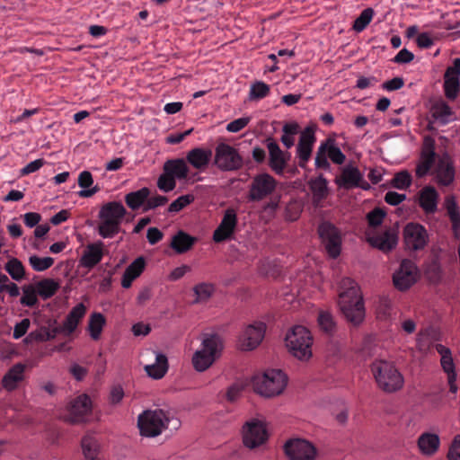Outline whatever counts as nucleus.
I'll return each instance as SVG.
<instances>
[{
  "instance_id": "obj_2",
  "label": "nucleus",
  "mask_w": 460,
  "mask_h": 460,
  "mask_svg": "<svg viewBox=\"0 0 460 460\" xmlns=\"http://www.w3.org/2000/svg\"><path fill=\"white\" fill-rule=\"evenodd\" d=\"M127 209L119 201H110L103 204L98 214V234L102 238H112L121 230L120 225Z\"/></svg>"
},
{
  "instance_id": "obj_45",
  "label": "nucleus",
  "mask_w": 460,
  "mask_h": 460,
  "mask_svg": "<svg viewBox=\"0 0 460 460\" xmlns=\"http://www.w3.org/2000/svg\"><path fill=\"white\" fill-rule=\"evenodd\" d=\"M454 168L449 164H445L442 162L438 164L437 170V177L439 183L445 186L449 185L454 180Z\"/></svg>"
},
{
  "instance_id": "obj_27",
  "label": "nucleus",
  "mask_w": 460,
  "mask_h": 460,
  "mask_svg": "<svg viewBox=\"0 0 460 460\" xmlns=\"http://www.w3.org/2000/svg\"><path fill=\"white\" fill-rule=\"evenodd\" d=\"M440 439L437 434L425 432L418 438V447L422 455L433 456L439 448Z\"/></svg>"
},
{
  "instance_id": "obj_33",
  "label": "nucleus",
  "mask_w": 460,
  "mask_h": 460,
  "mask_svg": "<svg viewBox=\"0 0 460 460\" xmlns=\"http://www.w3.org/2000/svg\"><path fill=\"white\" fill-rule=\"evenodd\" d=\"M146 374L154 379L162 378L168 370V360L165 355L157 354L155 362L151 365L145 366Z\"/></svg>"
},
{
  "instance_id": "obj_37",
  "label": "nucleus",
  "mask_w": 460,
  "mask_h": 460,
  "mask_svg": "<svg viewBox=\"0 0 460 460\" xmlns=\"http://www.w3.org/2000/svg\"><path fill=\"white\" fill-rule=\"evenodd\" d=\"M150 195L148 188L144 187L137 191H131L125 196L127 206L132 210L138 209L142 205L146 204V199Z\"/></svg>"
},
{
  "instance_id": "obj_23",
  "label": "nucleus",
  "mask_w": 460,
  "mask_h": 460,
  "mask_svg": "<svg viewBox=\"0 0 460 460\" xmlns=\"http://www.w3.org/2000/svg\"><path fill=\"white\" fill-rule=\"evenodd\" d=\"M199 347L218 359L224 350V340L217 333H202Z\"/></svg>"
},
{
  "instance_id": "obj_11",
  "label": "nucleus",
  "mask_w": 460,
  "mask_h": 460,
  "mask_svg": "<svg viewBox=\"0 0 460 460\" xmlns=\"http://www.w3.org/2000/svg\"><path fill=\"white\" fill-rule=\"evenodd\" d=\"M266 332V324L255 322L245 327L239 336L238 346L240 349L249 351L256 349L262 341Z\"/></svg>"
},
{
  "instance_id": "obj_22",
  "label": "nucleus",
  "mask_w": 460,
  "mask_h": 460,
  "mask_svg": "<svg viewBox=\"0 0 460 460\" xmlns=\"http://www.w3.org/2000/svg\"><path fill=\"white\" fill-rule=\"evenodd\" d=\"M431 119L429 120L430 128H434V125L444 126L454 120V114L450 107L444 102H436L430 109Z\"/></svg>"
},
{
  "instance_id": "obj_55",
  "label": "nucleus",
  "mask_w": 460,
  "mask_h": 460,
  "mask_svg": "<svg viewBox=\"0 0 460 460\" xmlns=\"http://www.w3.org/2000/svg\"><path fill=\"white\" fill-rule=\"evenodd\" d=\"M157 186L161 190L164 192H170L176 187L175 178L171 174H168L167 172L164 171V173L161 174L158 178Z\"/></svg>"
},
{
  "instance_id": "obj_1",
  "label": "nucleus",
  "mask_w": 460,
  "mask_h": 460,
  "mask_svg": "<svg viewBox=\"0 0 460 460\" xmlns=\"http://www.w3.org/2000/svg\"><path fill=\"white\" fill-rule=\"evenodd\" d=\"M339 305L345 318L353 325H358L363 321V297L359 287L350 278H342L340 281Z\"/></svg>"
},
{
  "instance_id": "obj_56",
  "label": "nucleus",
  "mask_w": 460,
  "mask_h": 460,
  "mask_svg": "<svg viewBox=\"0 0 460 460\" xmlns=\"http://www.w3.org/2000/svg\"><path fill=\"white\" fill-rule=\"evenodd\" d=\"M193 200V195L187 194L180 196L169 205L168 211L171 213L179 212L181 209H183L186 206L190 204Z\"/></svg>"
},
{
  "instance_id": "obj_30",
  "label": "nucleus",
  "mask_w": 460,
  "mask_h": 460,
  "mask_svg": "<svg viewBox=\"0 0 460 460\" xmlns=\"http://www.w3.org/2000/svg\"><path fill=\"white\" fill-rule=\"evenodd\" d=\"M214 356H210L202 348H199L193 354L191 363L194 369L198 372H204L208 370L216 361Z\"/></svg>"
},
{
  "instance_id": "obj_41",
  "label": "nucleus",
  "mask_w": 460,
  "mask_h": 460,
  "mask_svg": "<svg viewBox=\"0 0 460 460\" xmlns=\"http://www.w3.org/2000/svg\"><path fill=\"white\" fill-rule=\"evenodd\" d=\"M420 277L418 268L411 261L404 259V290L415 284Z\"/></svg>"
},
{
  "instance_id": "obj_43",
  "label": "nucleus",
  "mask_w": 460,
  "mask_h": 460,
  "mask_svg": "<svg viewBox=\"0 0 460 460\" xmlns=\"http://www.w3.org/2000/svg\"><path fill=\"white\" fill-rule=\"evenodd\" d=\"M20 303L23 306L34 307L38 305V293L35 286L29 284L22 287V296L20 299Z\"/></svg>"
},
{
  "instance_id": "obj_6",
  "label": "nucleus",
  "mask_w": 460,
  "mask_h": 460,
  "mask_svg": "<svg viewBox=\"0 0 460 460\" xmlns=\"http://www.w3.org/2000/svg\"><path fill=\"white\" fill-rule=\"evenodd\" d=\"M213 164L221 172H237L244 165V160L234 146L220 142L215 148Z\"/></svg>"
},
{
  "instance_id": "obj_24",
  "label": "nucleus",
  "mask_w": 460,
  "mask_h": 460,
  "mask_svg": "<svg viewBox=\"0 0 460 460\" xmlns=\"http://www.w3.org/2000/svg\"><path fill=\"white\" fill-rule=\"evenodd\" d=\"M367 240L369 244L383 252H389L394 249L397 243V236L391 230H386L381 234H367Z\"/></svg>"
},
{
  "instance_id": "obj_58",
  "label": "nucleus",
  "mask_w": 460,
  "mask_h": 460,
  "mask_svg": "<svg viewBox=\"0 0 460 460\" xmlns=\"http://www.w3.org/2000/svg\"><path fill=\"white\" fill-rule=\"evenodd\" d=\"M168 201V199L165 196L155 195L151 198H147L146 204L144 208V211H148L150 209H154L157 207L164 206Z\"/></svg>"
},
{
  "instance_id": "obj_21",
  "label": "nucleus",
  "mask_w": 460,
  "mask_h": 460,
  "mask_svg": "<svg viewBox=\"0 0 460 460\" xmlns=\"http://www.w3.org/2000/svg\"><path fill=\"white\" fill-rule=\"evenodd\" d=\"M213 153L209 148L195 147L186 155V161L199 172H204L210 164Z\"/></svg>"
},
{
  "instance_id": "obj_16",
  "label": "nucleus",
  "mask_w": 460,
  "mask_h": 460,
  "mask_svg": "<svg viewBox=\"0 0 460 460\" xmlns=\"http://www.w3.org/2000/svg\"><path fill=\"white\" fill-rule=\"evenodd\" d=\"M237 223L236 212L233 208H227L220 224L213 233V241L219 243L230 240L234 234Z\"/></svg>"
},
{
  "instance_id": "obj_32",
  "label": "nucleus",
  "mask_w": 460,
  "mask_h": 460,
  "mask_svg": "<svg viewBox=\"0 0 460 460\" xmlns=\"http://www.w3.org/2000/svg\"><path fill=\"white\" fill-rule=\"evenodd\" d=\"M164 171L167 172L175 179H186L189 172V168L183 159H172L168 160L164 164Z\"/></svg>"
},
{
  "instance_id": "obj_29",
  "label": "nucleus",
  "mask_w": 460,
  "mask_h": 460,
  "mask_svg": "<svg viewBox=\"0 0 460 460\" xmlns=\"http://www.w3.org/2000/svg\"><path fill=\"white\" fill-rule=\"evenodd\" d=\"M81 447L85 460H102L100 443L94 436L85 435L82 438Z\"/></svg>"
},
{
  "instance_id": "obj_20",
  "label": "nucleus",
  "mask_w": 460,
  "mask_h": 460,
  "mask_svg": "<svg viewBox=\"0 0 460 460\" xmlns=\"http://www.w3.org/2000/svg\"><path fill=\"white\" fill-rule=\"evenodd\" d=\"M103 247L102 241L89 243L79 260V264L88 270L94 268L102 260Z\"/></svg>"
},
{
  "instance_id": "obj_31",
  "label": "nucleus",
  "mask_w": 460,
  "mask_h": 460,
  "mask_svg": "<svg viewBox=\"0 0 460 460\" xmlns=\"http://www.w3.org/2000/svg\"><path fill=\"white\" fill-rule=\"evenodd\" d=\"M196 242V238L190 236L183 231H179L175 235L172 236L171 242V247L177 253H184L191 249Z\"/></svg>"
},
{
  "instance_id": "obj_12",
  "label": "nucleus",
  "mask_w": 460,
  "mask_h": 460,
  "mask_svg": "<svg viewBox=\"0 0 460 460\" xmlns=\"http://www.w3.org/2000/svg\"><path fill=\"white\" fill-rule=\"evenodd\" d=\"M429 242L426 228L419 223H409L404 226V249L423 250Z\"/></svg>"
},
{
  "instance_id": "obj_62",
  "label": "nucleus",
  "mask_w": 460,
  "mask_h": 460,
  "mask_svg": "<svg viewBox=\"0 0 460 460\" xmlns=\"http://www.w3.org/2000/svg\"><path fill=\"white\" fill-rule=\"evenodd\" d=\"M447 457L449 460H460V436H456L449 448Z\"/></svg>"
},
{
  "instance_id": "obj_60",
  "label": "nucleus",
  "mask_w": 460,
  "mask_h": 460,
  "mask_svg": "<svg viewBox=\"0 0 460 460\" xmlns=\"http://www.w3.org/2000/svg\"><path fill=\"white\" fill-rule=\"evenodd\" d=\"M44 164H45V161L42 158L34 160V161L29 163L26 166H24L21 170L20 175L25 176L30 173L35 172L38 170H40L44 165Z\"/></svg>"
},
{
  "instance_id": "obj_54",
  "label": "nucleus",
  "mask_w": 460,
  "mask_h": 460,
  "mask_svg": "<svg viewBox=\"0 0 460 460\" xmlns=\"http://www.w3.org/2000/svg\"><path fill=\"white\" fill-rule=\"evenodd\" d=\"M146 267V261L144 257L140 256L132 261L125 270L124 273L133 277L134 279L138 278L144 271Z\"/></svg>"
},
{
  "instance_id": "obj_40",
  "label": "nucleus",
  "mask_w": 460,
  "mask_h": 460,
  "mask_svg": "<svg viewBox=\"0 0 460 460\" xmlns=\"http://www.w3.org/2000/svg\"><path fill=\"white\" fill-rule=\"evenodd\" d=\"M58 288V284L51 279L40 280L35 286L38 295L43 299H48L53 296Z\"/></svg>"
},
{
  "instance_id": "obj_26",
  "label": "nucleus",
  "mask_w": 460,
  "mask_h": 460,
  "mask_svg": "<svg viewBox=\"0 0 460 460\" xmlns=\"http://www.w3.org/2000/svg\"><path fill=\"white\" fill-rule=\"evenodd\" d=\"M438 193L434 187L427 186L420 191V207L427 213L436 212L438 208Z\"/></svg>"
},
{
  "instance_id": "obj_15",
  "label": "nucleus",
  "mask_w": 460,
  "mask_h": 460,
  "mask_svg": "<svg viewBox=\"0 0 460 460\" xmlns=\"http://www.w3.org/2000/svg\"><path fill=\"white\" fill-rule=\"evenodd\" d=\"M315 128L314 126L306 127L300 134L299 141L296 146V156L298 158V166L305 169L311 158L313 147L316 141Z\"/></svg>"
},
{
  "instance_id": "obj_3",
  "label": "nucleus",
  "mask_w": 460,
  "mask_h": 460,
  "mask_svg": "<svg viewBox=\"0 0 460 460\" xmlns=\"http://www.w3.org/2000/svg\"><path fill=\"white\" fill-rule=\"evenodd\" d=\"M288 383L287 376L279 369H270L252 378L253 390L264 396L272 397L280 394Z\"/></svg>"
},
{
  "instance_id": "obj_53",
  "label": "nucleus",
  "mask_w": 460,
  "mask_h": 460,
  "mask_svg": "<svg viewBox=\"0 0 460 460\" xmlns=\"http://www.w3.org/2000/svg\"><path fill=\"white\" fill-rule=\"evenodd\" d=\"M385 211L380 208H375L367 215V220L369 227L376 228L382 225L385 217Z\"/></svg>"
},
{
  "instance_id": "obj_42",
  "label": "nucleus",
  "mask_w": 460,
  "mask_h": 460,
  "mask_svg": "<svg viewBox=\"0 0 460 460\" xmlns=\"http://www.w3.org/2000/svg\"><path fill=\"white\" fill-rule=\"evenodd\" d=\"M4 270L16 281L22 280L25 276L24 266L17 258L10 259L4 265Z\"/></svg>"
},
{
  "instance_id": "obj_61",
  "label": "nucleus",
  "mask_w": 460,
  "mask_h": 460,
  "mask_svg": "<svg viewBox=\"0 0 460 460\" xmlns=\"http://www.w3.org/2000/svg\"><path fill=\"white\" fill-rule=\"evenodd\" d=\"M243 386L239 384H233L227 388L226 397L228 402H234L240 396Z\"/></svg>"
},
{
  "instance_id": "obj_19",
  "label": "nucleus",
  "mask_w": 460,
  "mask_h": 460,
  "mask_svg": "<svg viewBox=\"0 0 460 460\" xmlns=\"http://www.w3.org/2000/svg\"><path fill=\"white\" fill-rule=\"evenodd\" d=\"M334 181L339 187H342L346 190L357 187L366 189V187L361 185V182L363 181L361 172L357 167L352 165H346L343 167L341 175L336 177Z\"/></svg>"
},
{
  "instance_id": "obj_44",
  "label": "nucleus",
  "mask_w": 460,
  "mask_h": 460,
  "mask_svg": "<svg viewBox=\"0 0 460 460\" xmlns=\"http://www.w3.org/2000/svg\"><path fill=\"white\" fill-rule=\"evenodd\" d=\"M196 295V303L208 301L215 292V286L211 283L202 282L193 288Z\"/></svg>"
},
{
  "instance_id": "obj_38",
  "label": "nucleus",
  "mask_w": 460,
  "mask_h": 460,
  "mask_svg": "<svg viewBox=\"0 0 460 460\" xmlns=\"http://www.w3.org/2000/svg\"><path fill=\"white\" fill-rule=\"evenodd\" d=\"M309 188L315 201H321L327 197V180L322 174L310 180Z\"/></svg>"
},
{
  "instance_id": "obj_57",
  "label": "nucleus",
  "mask_w": 460,
  "mask_h": 460,
  "mask_svg": "<svg viewBox=\"0 0 460 460\" xmlns=\"http://www.w3.org/2000/svg\"><path fill=\"white\" fill-rule=\"evenodd\" d=\"M249 117H242L236 119L226 125V130L228 132L236 133L243 129L250 122Z\"/></svg>"
},
{
  "instance_id": "obj_7",
  "label": "nucleus",
  "mask_w": 460,
  "mask_h": 460,
  "mask_svg": "<svg viewBox=\"0 0 460 460\" xmlns=\"http://www.w3.org/2000/svg\"><path fill=\"white\" fill-rule=\"evenodd\" d=\"M169 421L163 410H147L138 416L137 425L142 436L156 437L167 428Z\"/></svg>"
},
{
  "instance_id": "obj_39",
  "label": "nucleus",
  "mask_w": 460,
  "mask_h": 460,
  "mask_svg": "<svg viewBox=\"0 0 460 460\" xmlns=\"http://www.w3.org/2000/svg\"><path fill=\"white\" fill-rule=\"evenodd\" d=\"M105 323L106 319L101 313H93L91 314L88 323V331L93 340L97 341L100 339Z\"/></svg>"
},
{
  "instance_id": "obj_8",
  "label": "nucleus",
  "mask_w": 460,
  "mask_h": 460,
  "mask_svg": "<svg viewBox=\"0 0 460 460\" xmlns=\"http://www.w3.org/2000/svg\"><path fill=\"white\" fill-rule=\"evenodd\" d=\"M277 184L276 179L267 172L256 174L249 186L248 199L259 202L270 197L275 192Z\"/></svg>"
},
{
  "instance_id": "obj_50",
  "label": "nucleus",
  "mask_w": 460,
  "mask_h": 460,
  "mask_svg": "<svg viewBox=\"0 0 460 460\" xmlns=\"http://www.w3.org/2000/svg\"><path fill=\"white\" fill-rule=\"evenodd\" d=\"M29 262L34 270L44 271L53 265L54 259L51 257L40 258L37 255H32L29 258Z\"/></svg>"
},
{
  "instance_id": "obj_64",
  "label": "nucleus",
  "mask_w": 460,
  "mask_h": 460,
  "mask_svg": "<svg viewBox=\"0 0 460 460\" xmlns=\"http://www.w3.org/2000/svg\"><path fill=\"white\" fill-rule=\"evenodd\" d=\"M444 77H453L459 78L460 77V58H456L453 60V66H448L446 69Z\"/></svg>"
},
{
  "instance_id": "obj_49",
  "label": "nucleus",
  "mask_w": 460,
  "mask_h": 460,
  "mask_svg": "<svg viewBox=\"0 0 460 460\" xmlns=\"http://www.w3.org/2000/svg\"><path fill=\"white\" fill-rule=\"evenodd\" d=\"M318 324L326 333L332 334L336 327L332 315L326 311H321L318 314Z\"/></svg>"
},
{
  "instance_id": "obj_59",
  "label": "nucleus",
  "mask_w": 460,
  "mask_h": 460,
  "mask_svg": "<svg viewBox=\"0 0 460 460\" xmlns=\"http://www.w3.org/2000/svg\"><path fill=\"white\" fill-rule=\"evenodd\" d=\"M31 324V321L28 318L22 319L21 322L14 325L13 337L15 340L22 338L27 332Z\"/></svg>"
},
{
  "instance_id": "obj_9",
  "label": "nucleus",
  "mask_w": 460,
  "mask_h": 460,
  "mask_svg": "<svg viewBox=\"0 0 460 460\" xmlns=\"http://www.w3.org/2000/svg\"><path fill=\"white\" fill-rule=\"evenodd\" d=\"M318 233L329 256L337 258L341 249V235L338 228L329 222H323L319 226Z\"/></svg>"
},
{
  "instance_id": "obj_46",
  "label": "nucleus",
  "mask_w": 460,
  "mask_h": 460,
  "mask_svg": "<svg viewBox=\"0 0 460 460\" xmlns=\"http://www.w3.org/2000/svg\"><path fill=\"white\" fill-rule=\"evenodd\" d=\"M270 87L264 82L259 81L252 84L249 98L250 100H261L270 94Z\"/></svg>"
},
{
  "instance_id": "obj_17",
  "label": "nucleus",
  "mask_w": 460,
  "mask_h": 460,
  "mask_svg": "<svg viewBox=\"0 0 460 460\" xmlns=\"http://www.w3.org/2000/svg\"><path fill=\"white\" fill-rule=\"evenodd\" d=\"M92 402L88 395L81 394L71 401L67 407L66 420L71 423L82 422L91 413Z\"/></svg>"
},
{
  "instance_id": "obj_4",
  "label": "nucleus",
  "mask_w": 460,
  "mask_h": 460,
  "mask_svg": "<svg viewBox=\"0 0 460 460\" xmlns=\"http://www.w3.org/2000/svg\"><path fill=\"white\" fill-rule=\"evenodd\" d=\"M286 342L290 353L296 358L307 360L312 357L313 337L305 327L294 326L288 332Z\"/></svg>"
},
{
  "instance_id": "obj_25",
  "label": "nucleus",
  "mask_w": 460,
  "mask_h": 460,
  "mask_svg": "<svg viewBox=\"0 0 460 460\" xmlns=\"http://www.w3.org/2000/svg\"><path fill=\"white\" fill-rule=\"evenodd\" d=\"M86 310V306L83 303H79L74 306L63 323L62 331L66 334L73 333L84 317Z\"/></svg>"
},
{
  "instance_id": "obj_47",
  "label": "nucleus",
  "mask_w": 460,
  "mask_h": 460,
  "mask_svg": "<svg viewBox=\"0 0 460 460\" xmlns=\"http://www.w3.org/2000/svg\"><path fill=\"white\" fill-rule=\"evenodd\" d=\"M328 149H327V144L322 142L317 149L316 155H315V167L317 169L322 170H329L331 167V164L328 161Z\"/></svg>"
},
{
  "instance_id": "obj_14",
  "label": "nucleus",
  "mask_w": 460,
  "mask_h": 460,
  "mask_svg": "<svg viewBox=\"0 0 460 460\" xmlns=\"http://www.w3.org/2000/svg\"><path fill=\"white\" fill-rule=\"evenodd\" d=\"M284 447L289 460H314L316 456V448L305 439H291Z\"/></svg>"
},
{
  "instance_id": "obj_13",
  "label": "nucleus",
  "mask_w": 460,
  "mask_h": 460,
  "mask_svg": "<svg viewBox=\"0 0 460 460\" xmlns=\"http://www.w3.org/2000/svg\"><path fill=\"white\" fill-rule=\"evenodd\" d=\"M265 144L269 151L268 164L270 168L277 175H283L290 159V153L282 151L279 144L272 137H268L265 140Z\"/></svg>"
},
{
  "instance_id": "obj_48",
  "label": "nucleus",
  "mask_w": 460,
  "mask_h": 460,
  "mask_svg": "<svg viewBox=\"0 0 460 460\" xmlns=\"http://www.w3.org/2000/svg\"><path fill=\"white\" fill-rule=\"evenodd\" d=\"M374 11L371 8L364 9L359 16L354 21L353 30L361 32L372 21Z\"/></svg>"
},
{
  "instance_id": "obj_35",
  "label": "nucleus",
  "mask_w": 460,
  "mask_h": 460,
  "mask_svg": "<svg viewBox=\"0 0 460 460\" xmlns=\"http://www.w3.org/2000/svg\"><path fill=\"white\" fill-rule=\"evenodd\" d=\"M376 313L379 320H387L394 313V303L386 295H379L376 301Z\"/></svg>"
},
{
  "instance_id": "obj_52",
  "label": "nucleus",
  "mask_w": 460,
  "mask_h": 460,
  "mask_svg": "<svg viewBox=\"0 0 460 460\" xmlns=\"http://www.w3.org/2000/svg\"><path fill=\"white\" fill-rule=\"evenodd\" d=\"M325 144H327V149H328V156L329 158L336 164H342L345 160L346 156L341 152L340 147L335 146L332 140H325Z\"/></svg>"
},
{
  "instance_id": "obj_5",
  "label": "nucleus",
  "mask_w": 460,
  "mask_h": 460,
  "mask_svg": "<svg viewBox=\"0 0 460 460\" xmlns=\"http://www.w3.org/2000/svg\"><path fill=\"white\" fill-rule=\"evenodd\" d=\"M371 371L378 386L385 392L392 393L401 388L402 376L391 362L375 361L371 366Z\"/></svg>"
},
{
  "instance_id": "obj_28",
  "label": "nucleus",
  "mask_w": 460,
  "mask_h": 460,
  "mask_svg": "<svg viewBox=\"0 0 460 460\" xmlns=\"http://www.w3.org/2000/svg\"><path fill=\"white\" fill-rule=\"evenodd\" d=\"M24 369V365L21 363L13 365L4 376L2 380L3 386L8 391L14 390L18 384L23 380Z\"/></svg>"
},
{
  "instance_id": "obj_34",
  "label": "nucleus",
  "mask_w": 460,
  "mask_h": 460,
  "mask_svg": "<svg viewBox=\"0 0 460 460\" xmlns=\"http://www.w3.org/2000/svg\"><path fill=\"white\" fill-rule=\"evenodd\" d=\"M441 340V332L439 330L430 327L427 328L424 331H421L419 333L417 339V344L420 350H425L433 346L435 341H438Z\"/></svg>"
},
{
  "instance_id": "obj_18",
  "label": "nucleus",
  "mask_w": 460,
  "mask_h": 460,
  "mask_svg": "<svg viewBox=\"0 0 460 460\" xmlns=\"http://www.w3.org/2000/svg\"><path fill=\"white\" fill-rule=\"evenodd\" d=\"M437 352L441 356L440 364L445 373L447 375V382L449 390L452 394L457 392L456 373L455 371V364L452 358L451 350L440 343L434 345Z\"/></svg>"
},
{
  "instance_id": "obj_51",
  "label": "nucleus",
  "mask_w": 460,
  "mask_h": 460,
  "mask_svg": "<svg viewBox=\"0 0 460 460\" xmlns=\"http://www.w3.org/2000/svg\"><path fill=\"white\" fill-rule=\"evenodd\" d=\"M460 87V79L453 77H444V90L447 98L454 100L458 93Z\"/></svg>"
},
{
  "instance_id": "obj_63",
  "label": "nucleus",
  "mask_w": 460,
  "mask_h": 460,
  "mask_svg": "<svg viewBox=\"0 0 460 460\" xmlns=\"http://www.w3.org/2000/svg\"><path fill=\"white\" fill-rule=\"evenodd\" d=\"M164 237V234L156 227H150L147 230L146 238L150 244L154 245L160 242Z\"/></svg>"
},
{
  "instance_id": "obj_36",
  "label": "nucleus",
  "mask_w": 460,
  "mask_h": 460,
  "mask_svg": "<svg viewBox=\"0 0 460 460\" xmlns=\"http://www.w3.org/2000/svg\"><path fill=\"white\" fill-rule=\"evenodd\" d=\"M445 206L452 223L453 232L456 237L458 238L460 236V214L455 198L453 196L447 197Z\"/></svg>"
},
{
  "instance_id": "obj_10",
  "label": "nucleus",
  "mask_w": 460,
  "mask_h": 460,
  "mask_svg": "<svg viewBox=\"0 0 460 460\" xmlns=\"http://www.w3.org/2000/svg\"><path fill=\"white\" fill-rule=\"evenodd\" d=\"M268 439L266 428L261 420H251L243 427V441L246 447L253 449L263 445Z\"/></svg>"
}]
</instances>
